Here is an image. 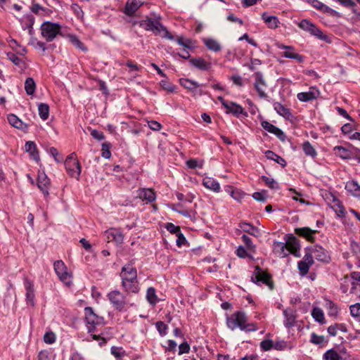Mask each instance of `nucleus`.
I'll return each instance as SVG.
<instances>
[{
    "label": "nucleus",
    "instance_id": "nucleus-1",
    "mask_svg": "<svg viewBox=\"0 0 360 360\" xmlns=\"http://www.w3.org/2000/svg\"><path fill=\"white\" fill-rule=\"evenodd\" d=\"M84 314L87 331L88 333L91 334L92 340L98 341L100 346L105 345L107 342L105 338L99 335L92 334V333L95 331L97 326L104 325L105 321L103 317L96 314L93 308L90 307L84 308Z\"/></svg>",
    "mask_w": 360,
    "mask_h": 360
},
{
    "label": "nucleus",
    "instance_id": "nucleus-2",
    "mask_svg": "<svg viewBox=\"0 0 360 360\" xmlns=\"http://www.w3.org/2000/svg\"><path fill=\"white\" fill-rule=\"evenodd\" d=\"M107 297L113 308L119 311L127 310V301L126 296L118 290H114L107 294Z\"/></svg>",
    "mask_w": 360,
    "mask_h": 360
},
{
    "label": "nucleus",
    "instance_id": "nucleus-3",
    "mask_svg": "<svg viewBox=\"0 0 360 360\" xmlns=\"http://www.w3.org/2000/svg\"><path fill=\"white\" fill-rule=\"evenodd\" d=\"M251 281L258 285H266L271 290L274 289L271 275L264 271L259 266L255 267L254 274L251 276Z\"/></svg>",
    "mask_w": 360,
    "mask_h": 360
},
{
    "label": "nucleus",
    "instance_id": "nucleus-4",
    "mask_svg": "<svg viewBox=\"0 0 360 360\" xmlns=\"http://www.w3.org/2000/svg\"><path fill=\"white\" fill-rule=\"evenodd\" d=\"M248 321L246 314L243 311H238L226 319L227 327L231 330L239 328L241 330Z\"/></svg>",
    "mask_w": 360,
    "mask_h": 360
},
{
    "label": "nucleus",
    "instance_id": "nucleus-5",
    "mask_svg": "<svg viewBox=\"0 0 360 360\" xmlns=\"http://www.w3.org/2000/svg\"><path fill=\"white\" fill-rule=\"evenodd\" d=\"M61 27L58 23L45 22L41 25V33L47 41H52L60 32Z\"/></svg>",
    "mask_w": 360,
    "mask_h": 360
},
{
    "label": "nucleus",
    "instance_id": "nucleus-6",
    "mask_svg": "<svg viewBox=\"0 0 360 360\" xmlns=\"http://www.w3.org/2000/svg\"><path fill=\"white\" fill-rule=\"evenodd\" d=\"M304 252L309 254L313 259L315 258L323 262H328L330 260L328 252L321 245H316L307 247L304 249Z\"/></svg>",
    "mask_w": 360,
    "mask_h": 360
},
{
    "label": "nucleus",
    "instance_id": "nucleus-7",
    "mask_svg": "<svg viewBox=\"0 0 360 360\" xmlns=\"http://www.w3.org/2000/svg\"><path fill=\"white\" fill-rule=\"evenodd\" d=\"M253 76L255 77L254 88L258 94V96L261 98H267L268 95L266 93L267 84L263 74L261 72H256Z\"/></svg>",
    "mask_w": 360,
    "mask_h": 360
},
{
    "label": "nucleus",
    "instance_id": "nucleus-8",
    "mask_svg": "<svg viewBox=\"0 0 360 360\" xmlns=\"http://www.w3.org/2000/svg\"><path fill=\"white\" fill-rule=\"evenodd\" d=\"M285 241L289 254L291 253L296 257H300V245L299 240L292 234H287L285 236Z\"/></svg>",
    "mask_w": 360,
    "mask_h": 360
},
{
    "label": "nucleus",
    "instance_id": "nucleus-9",
    "mask_svg": "<svg viewBox=\"0 0 360 360\" xmlns=\"http://www.w3.org/2000/svg\"><path fill=\"white\" fill-rule=\"evenodd\" d=\"M179 84L184 88L192 92L193 95L201 96L202 94V91L199 89V87L203 86V84H200L198 82L187 78L179 79Z\"/></svg>",
    "mask_w": 360,
    "mask_h": 360
},
{
    "label": "nucleus",
    "instance_id": "nucleus-10",
    "mask_svg": "<svg viewBox=\"0 0 360 360\" xmlns=\"http://www.w3.org/2000/svg\"><path fill=\"white\" fill-rule=\"evenodd\" d=\"M314 259L311 255L304 252V255L302 259L297 262V268L300 275L301 276H306L309 272V268L314 264Z\"/></svg>",
    "mask_w": 360,
    "mask_h": 360
},
{
    "label": "nucleus",
    "instance_id": "nucleus-11",
    "mask_svg": "<svg viewBox=\"0 0 360 360\" xmlns=\"http://www.w3.org/2000/svg\"><path fill=\"white\" fill-rule=\"evenodd\" d=\"M53 268L59 279L64 283H68L70 274L65 263L62 260H57L53 263Z\"/></svg>",
    "mask_w": 360,
    "mask_h": 360
},
{
    "label": "nucleus",
    "instance_id": "nucleus-12",
    "mask_svg": "<svg viewBox=\"0 0 360 360\" xmlns=\"http://www.w3.org/2000/svg\"><path fill=\"white\" fill-rule=\"evenodd\" d=\"M261 126L268 132L274 134L281 141H285L286 136L284 132L281 129L272 124L269 122L263 120L261 122Z\"/></svg>",
    "mask_w": 360,
    "mask_h": 360
},
{
    "label": "nucleus",
    "instance_id": "nucleus-13",
    "mask_svg": "<svg viewBox=\"0 0 360 360\" xmlns=\"http://www.w3.org/2000/svg\"><path fill=\"white\" fill-rule=\"evenodd\" d=\"M319 94L320 92L316 86H311L309 91L298 93L297 98L301 102H308L316 99Z\"/></svg>",
    "mask_w": 360,
    "mask_h": 360
},
{
    "label": "nucleus",
    "instance_id": "nucleus-14",
    "mask_svg": "<svg viewBox=\"0 0 360 360\" xmlns=\"http://www.w3.org/2000/svg\"><path fill=\"white\" fill-rule=\"evenodd\" d=\"M120 276L122 281H125V279H129V281L135 280L137 278L136 269L130 264H126L122 266Z\"/></svg>",
    "mask_w": 360,
    "mask_h": 360
},
{
    "label": "nucleus",
    "instance_id": "nucleus-15",
    "mask_svg": "<svg viewBox=\"0 0 360 360\" xmlns=\"http://www.w3.org/2000/svg\"><path fill=\"white\" fill-rule=\"evenodd\" d=\"M280 49H284L285 51L282 53V56L286 58L295 59L299 63H302L304 60V56L296 53L295 49L292 46H285L281 44L278 46Z\"/></svg>",
    "mask_w": 360,
    "mask_h": 360
},
{
    "label": "nucleus",
    "instance_id": "nucleus-16",
    "mask_svg": "<svg viewBox=\"0 0 360 360\" xmlns=\"http://www.w3.org/2000/svg\"><path fill=\"white\" fill-rule=\"evenodd\" d=\"M49 186L50 179L48 178L46 174L44 172H39L37 177V186L46 197L49 194Z\"/></svg>",
    "mask_w": 360,
    "mask_h": 360
},
{
    "label": "nucleus",
    "instance_id": "nucleus-17",
    "mask_svg": "<svg viewBox=\"0 0 360 360\" xmlns=\"http://www.w3.org/2000/svg\"><path fill=\"white\" fill-rule=\"evenodd\" d=\"M143 4L141 0H127L124 13L128 16H133Z\"/></svg>",
    "mask_w": 360,
    "mask_h": 360
},
{
    "label": "nucleus",
    "instance_id": "nucleus-18",
    "mask_svg": "<svg viewBox=\"0 0 360 360\" xmlns=\"http://www.w3.org/2000/svg\"><path fill=\"white\" fill-rule=\"evenodd\" d=\"M227 107L225 108L226 113H232L236 117H239L240 115L248 116V113L244 110L243 108L236 103L229 101Z\"/></svg>",
    "mask_w": 360,
    "mask_h": 360
},
{
    "label": "nucleus",
    "instance_id": "nucleus-19",
    "mask_svg": "<svg viewBox=\"0 0 360 360\" xmlns=\"http://www.w3.org/2000/svg\"><path fill=\"white\" fill-rule=\"evenodd\" d=\"M122 286L127 294H137L140 290L137 278L133 279L131 281H129V279H125V281H122Z\"/></svg>",
    "mask_w": 360,
    "mask_h": 360
},
{
    "label": "nucleus",
    "instance_id": "nucleus-20",
    "mask_svg": "<svg viewBox=\"0 0 360 360\" xmlns=\"http://www.w3.org/2000/svg\"><path fill=\"white\" fill-rule=\"evenodd\" d=\"M295 232L297 235L306 238L308 241L314 242L315 240L314 236L318 231L316 230H312L309 227H302L295 229Z\"/></svg>",
    "mask_w": 360,
    "mask_h": 360
},
{
    "label": "nucleus",
    "instance_id": "nucleus-21",
    "mask_svg": "<svg viewBox=\"0 0 360 360\" xmlns=\"http://www.w3.org/2000/svg\"><path fill=\"white\" fill-rule=\"evenodd\" d=\"M25 288L26 290V302L27 304L33 307L34 306V290L32 282L28 279L25 281Z\"/></svg>",
    "mask_w": 360,
    "mask_h": 360
},
{
    "label": "nucleus",
    "instance_id": "nucleus-22",
    "mask_svg": "<svg viewBox=\"0 0 360 360\" xmlns=\"http://www.w3.org/2000/svg\"><path fill=\"white\" fill-rule=\"evenodd\" d=\"M8 121L11 125L14 127L16 129L22 130L23 131H27L28 130V124L23 122L20 119H19L14 114H9L8 115Z\"/></svg>",
    "mask_w": 360,
    "mask_h": 360
},
{
    "label": "nucleus",
    "instance_id": "nucleus-23",
    "mask_svg": "<svg viewBox=\"0 0 360 360\" xmlns=\"http://www.w3.org/2000/svg\"><path fill=\"white\" fill-rule=\"evenodd\" d=\"M65 167L68 174L71 177H75L77 180L79 179L81 173V166L79 162H65Z\"/></svg>",
    "mask_w": 360,
    "mask_h": 360
},
{
    "label": "nucleus",
    "instance_id": "nucleus-24",
    "mask_svg": "<svg viewBox=\"0 0 360 360\" xmlns=\"http://www.w3.org/2000/svg\"><path fill=\"white\" fill-rule=\"evenodd\" d=\"M283 314L285 317L283 322L285 327L287 328L293 327L295 323V311L292 309L288 308L285 309Z\"/></svg>",
    "mask_w": 360,
    "mask_h": 360
},
{
    "label": "nucleus",
    "instance_id": "nucleus-25",
    "mask_svg": "<svg viewBox=\"0 0 360 360\" xmlns=\"http://www.w3.org/2000/svg\"><path fill=\"white\" fill-rule=\"evenodd\" d=\"M138 197L142 200L152 202L155 200L156 195L150 188H141L139 190Z\"/></svg>",
    "mask_w": 360,
    "mask_h": 360
},
{
    "label": "nucleus",
    "instance_id": "nucleus-26",
    "mask_svg": "<svg viewBox=\"0 0 360 360\" xmlns=\"http://www.w3.org/2000/svg\"><path fill=\"white\" fill-rule=\"evenodd\" d=\"M190 63L200 70H208L211 68V63L202 58H193L189 60Z\"/></svg>",
    "mask_w": 360,
    "mask_h": 360
},
{
    "label": "nucleus",
    "instance_id": "nucleus-27",
    "mask_svg": "<svg viewBox=\"0 0 360 360\" xmlns=\"http://www.w3.org/2000/svg\"><path fill=\"white\" fill-rule=\"evenodd\" d=\"M202 185L207 189L215 193H219L221 190L219 183L214 179L210 176L204 177L202 180Z\"/></svg>",
    "mask_w": 360,
    "mask_h": 360
},
{
    "label": "nucleus",
    "instance_id": "nucleus-28",
    "mask_svg": "<svg viewBox=\"0 0 360 360\" xmlns=\"http://www.w3.org/2000/svg\"><path fill=\"white\" fill-rule=\"evenodd\" d=\"M262 18L270 29H276L278 27L280 23L278 18L275 15H269L267 13L264 12L262 15Z\"/></svg>",
    "mask_w": 360,
    "mask_h": 360
},
{
    "label": "nucleus",
    "instance_id": "nucleus-29",
    "mask_svg": "<svg viewBox=\"0 0 360 360\" xmlns=\"http://www.w3.org/2000/svg\"><path fill=\"white\" fill-rule=\"evenodd\" d=\"M239 227L243 231L250 235L255 237H258L259 236V229L250 223L246 221H241L239 224Z\"/></svg>",
    "mask_w": 360,
    "mask_h": 360
},
{
    "label": "nucleus",
    "instance_id": "nucleus-30",
    "mask_svg": "<svg viewBox=\"0 0 360 360\" xmlns=\"http://www.w3.org/2000/svg\"><path fill=\"white\" fill-rule=\"evenodd\" d=\"M333 150L337 156L343 160H350L354 158L352 151L343 146H337L334 147Z\"/></svg>",
    "mask_w": 360,
    "mask_h": 360
},
{
    "label": "nucleus",
    "instance_id": "nucleus-31",
    "mask_svg": "<svg viewBox=\"0 0 360 360\" xmlns=\"http://www.w3.org/2000/svg\"><path fill=\"white\" fill-rule=\"evenodd\" d=\"M274 250L280 257L284 258L289 255L285 242H275L274 243Z\"/></svg>",
    "mask_w": 360,
    "mask_h": 360
},
{
    "label": "nucleus",
    "instance_id": "nucleus-32",
    "mask_svg": "<svg viewBox=\"0 0 360 360\" xmlns=\"http://www.w3.org/2000/svg\"><path fill=\"white\" fill-rule=\"evenodd\" d=\"M25 151L29 153L31 157L37 162L39 160V154L34 142L29 141L25 145Z\"/></svg>",
    "mask_w": 360,
    "mask_h": 360
},
{
    "label": "nucleus",
    "instance_id": "nucleus-33",
    "mask_svg": "<svg viewBox=\"0 0 360 360\" xmlns=\"http://www.w3.org/2000/svg\"><path fill=\"white\" fill-rule=\"evenodd\" d=\"M108 240H114L116 243H122L124 236L122 233L117 229H110L105 232Z\"/></svg>",
    "mask_w": 360,
    "mask_h": 360
},
{
    "label": "nucleus",
    "instance_id": "nucleus-34",
    "mask_svg": "<svg viewBox=\"0 0 360 360\" xmlns=\"http://www.w3.org/2000/svg\"><path fill=\"white\" fill-rule=\"evenodd\" d=\"M345 189L354 197H360V185L356 181H348Z\"/></svg>",
    "mask_w": 360,
    "mask_h": 360
},
{
    "label": "nucleus",
    "instance_id": "nucleus-35",
    "mask_svg": "<svg viewBox=\"0 0 360 360\" xmlns=\"http://www.w3.org/2000/svg\"><path fill=\"white\" fill-rule=\"evenodd\" d=\"M155 27H157V28H154L153 32H155L156 34H160L162 32L163 33V34L162 35V37L167 38L169 40L174 39V37L172 35V34L158 20H156V22H155Z\"/></svg>",
    "mask_w": 360,
    "mask_h": 360
},
{
    "label": "nucleus",
    "instance_id": "nucleus-36",
    "mask_svg": "<svg viewBox=\"0 0 360 360\" xmlns=\"http://www.w3.org/2000/svg\"><path fill=\"white\" fill-rule=\"evenodd\" d=\"M274 108L278 115L285 119H289L292 116L290 110L278 102L274 103Z\"/></svg>",
    "mask_w": 360,
    "mask_h": 360
},
{
    "label": "nucleus",
    "instance_id": "nucleus-37",
    "mask_svg": "<svg viewBox=\"0 0 360 360\" xmlns=\"http://www.w3.org/2000/svg\"><path fill=\"white\" fill-rule=\"evenodd\" d=\"M323 360H347L342 357L335 349L327 350L323 355Z\"/></svg>",
    "mask_w": 360,
    "mask_h": 360
},
{
    "label": "nucleus",
    "instance_id": "nucleus-38",
    "mask_svg": "<svg viewBox=\"0 0 360 360\" xmlns=\"http://www.w3.org/2000/svg\"><path fill=\"white\" fill-rule=\"evenodd\" d=\"M265 157L269 160H274L276 163L281 165L283 167H285L286 165V161L285 160V159H283L280 155L276 154L272 150H266L265 152Z\"/></svg>",
    "mask_w": 360,
    "mask_h": 360
},
{
    "label": "nucleus",
    "instance_id": "nucleus-39",
    "mask_svg": "<svg viewBox=\"0 0 360 360\" xmlns=\"http://www.w3.org/2000/svg\"><path fill=\"white\" fill-rule=\"evenodd\" d=\"M204 44L206 47L214 52H218L221 49L220 44L215 39L211 38L203 39Z\"/></svg>",
    "mask_w": 360,
    "mask_h": 360
},
{
    "label": "nucleus",
    "instance_id": "nucleus-40",
    "mask_svg": "<svg viewBox=\"0 0 360 360\" xmlns=\"http://www.w3.org/2000/svg\"><path fill=\"white\" fill-rule=\"evenodd\" d=\"M146 299L152 306H155L159 302L156 295V290L154 288L150 287L148 288L146 292Z\"/></svg>",
    "mask_w": 360,
    "mask_h": 360
},
{
    "label": "nucleus",
    "instance_id": "nucleus-41",
    "mask_svg": "<svg viewBox=\"0 0 360 360\" xmlns=\"http://www.w3.org/2000/svg\"><path fill=\"white\" fill-rule=\"evenodd\" d=\"M298 27L311 34L316 27V25L309 20L303 19L298 23Z\"/></svg>",
    "mask_w": 360,
    "mask_h": 360
},
{
    "label": "nucleus",
    "instance_id": "nucleus-42",
    "mask_svg": "<svg viewBox=\"0 0 360 360\" xmlns=\"http://www.w3.org/2000/svg\"><path fill=\"white\" fill-rule=\"evenodd\" d=\"M8 58L16 66L19 67L20 69H24L25 67V63L22 59L17 56V55L13 52L7 53Z\"/></svg>",
    "mask_w": 360,
    "mask_h": 360
},
{
    "label": "nucleus",
    "instance_id": "nucleus-43",
    "mask_svg": "<svg viewBox=\"0 0 360 360\" xmlns=\"http://www.w3.org/2000/svg\"><path fill=\"white\" fill-rule=\"evenodd\" d=\"M302 150L307 156H309V157L314 158L317 155V153H316L315 148L312 146V145L308 141H306L303 143Z\"/></svg>",
    "mask_w": 360,
    "mask_h": 360
},
{
    "label": "nucleus",
    "instance_id": "nucleus-44",
    "mask_svg": "<svg viewBox=\"0 0 360 360\" xmlns=\"http://www.w3.org/2000/svg\"><path fill=\"white\" fill-rule=\"evenodd\" d=\"M38 112L42 120H46L49 116V106L46 103H41L38 105Z\"/></svg>",
    "mask_w": 360,
    "mask_h": 360
},
{
    "label": "nucleus",
    "instance_id": "nucleus-45",
    "mask_svg": "<svg viewBox=\"0 0 360 360\" xmlns=\"http://www.w3.org/2000/svg\"><path fill=\"white\" fill-rule=\"evenodd\" d=\"M155 20L147 18L140 22V27L148 31L154 32V28H157L155 25Z\"/></svg>",
    "mask_w": 360,
    "mask_h": 360
},
{
    "label": "nucleus",
    "instance_id": "nucleus-46",
    "mask_svg": "<svg viewBox=\"0 0 360 360\" xmlns=\"http://www.w3.org/2000/svg\"><path fill=\"white\" fill-rule=\"evenodd\" d=\"M36 89V84L34 80L32 77L26 79L25 82V89L28 95H32Z\"/></svg>",
    "mask_w": 360,
    "mask_h": 360
},
{
    "label": "nucleus",
    "instance_id": "nucleus-47",
    "mask_svg": "<svg viewBox=\"0 0 360 360\" xmlns=\"http://www.w3.org/2000/svg\"><path fill=\"white\" fill-rule=\"evenodd\" d=\"M176 41L178 44L182 46L184 49H193L195 47L191 39H184L183 37H179Z\"/></svg>",
    "mask_w": 360,
    "mask_h": 360
},
{
    "label": "nucleus",
    "instance_id": "nucleus-48",
    "mask_svg": "<svg viewBox=\"0 0 360 360\" xmlns=\"http://www.w3.org/2000/svg\"><path fill=\"white\" fill-rule=\"evenodd\" d=\"M311 316L319 323L324 322V314L323 310L319 307H314L311 311Z\"/></svg>",
    "mask_w": 360,
    "mask_h": 360
},
{
    "label": "nucleus",
    "instance_id": "nucleus-49",
    "mask_svg": "<svg viewBox=\"0 0 360 360\" xmlns=\"http://www.w3.org/2000/svg\"><path fill=\"white\" fill-rule=\"evenodd\" d=\"M328 309V315L330 316H335L338 314V308L337 305L332 301L328 300L326 303Z\"/></svg>",
    "mask_w": 360,
    "mask_h": 360
},
{
    "label": "nucleus",
    "instance_id": "nucleus-50",
    "mask_svg": "<svg viewBox=\"0 0 360 360\" xmlns=\"http://www.w3.org/2000/svg\"><path fill=\"white\" fill-rule=\"evenodd\" d=\"M69 39L70 42L77 49L83 51H87V48L84 44V43H82L75 35H70Z\"/></svg>",
    "mask_w": 360,
    "mask_h": 360
},
{
    "label": "nucleus",
    "instance_id": "nucleus-51",
    "mask_svg": "<svg viewBox=\"0 0 360 360\" xmlns=\"http://www.w3.org/2000/svg\"><path fill=\"white\" fill-rule=\"evenodd\" d=\"M351 316L357 321H360V303H356L349 307Z\"/></svg>",
    "mask_w": 360,
    "mask_h": 360
},
{
    "label": "nucleus",
    "instance_id": "nucleus-52",
    "mask_svg": "<svg viewBox=\"0 0 360 360\" xmlns=\"http://www.w3.org/2000/svg\"><path fill=\"white\" fill-rule=\"evenodd\" d=\"M262 179L269 188L271 189L279 188L278 184L274 179L269 178L266 176H262Z\"/></svg>",
    "mask_w": 360,
    "mask_h": 360
},
{
    "label": "nucleus",
    "instance_id": "nucleus-53",
    "mask_svg": "<svg viewBox=\"0 0 360 360\" xmlns=\"http://www.w3.org/2000/svg\"><path fill=\"white\" fill-rule=\"evenodd\" d=\"M110 146V143L107 142L103 143L101 145V156L105 159H110L111 157Z\"/></svg>",
    "mask_w": 360,
    "mask_h": 360
},
{
    "label": "nucleus",
    "instance_id": "nucleus-54",
    "mask_svg": "<svg viewBox=\"0 0 360 360\" xmlns=\"http://www.w3.org/2000/svg\"><path fill=\"white\" fill-rule=\"evenodd\" d=\"M156 328L158 331L159 332L160 336L163 337L166 335L167 330L168 329L167 326L162 321H158L155 323Z\"/></svg>",
    "mask_w": 360,
    "mask_h": 360
},
{
    "label": "nucleus",
    "instance_id": "nucleus-55",
    "mask_svg": "<svg viewBox=\"0 0 360 360\" xmlns=\"http://www.w3.org/2000/svg\"><path fill=\"white\" fill-rule=\"evenodd\" d=\"M273 346L274 342L271 340H264L260 342V347L263 351H269Z\"/></svg>",
    "mask_w": 360,
    "mask_h": 360
},
{
    "label": "nucleus",
    "instance_id": "nucleus-56",
    "mask_svg": "<svg viewBox=\"0 0 360 360\" xmlns=\"http://www.w3.org/2000/svg\"><path fill=\"white\" fill-rule=\"evenodd\" d=\"M71 10L76 15L77 18H82L84 16V12L82 8L77 4H72L71 5Z\"/></svg>",
    "mask_w": 360,
    "mask_h": 360
},
{
    "label": "nucleus",
    "instance_id": "nucleus-57",
    "mask_svg": "<svg viewBox=\"0 0 360 360\" xmlns=\"http://www.w3.org/2000/svg\"><path fill=\"white\" fill-rule=\"evenodd\" d=\"M176 195L179 201H186L188 202H192L195 198V196L191 193L184 195L183 193H177Z\"/></svg>",
    "mask_w": 360,
    "mask_h": 360
},
{
    "label": "nucleus",
    "instance_id": "nucleus-58",
    "mask_svg": "<svg viewBox=\"0 0 360 360\" xmlns=\"http://www.w3.org/2000/svg\"><path fill=\"white\" fill-rule=\"evenodd\" d=\"M56 335L54 333L50 331L46 332L44 335V341L47 344H53L56 342Z\"/></svg>",
    "mask_w": 360,
    "mask_h": 360
},
{
    "label": "nucleus",
    "instance_id": "nucleus-59",
    "mask_svg": "<svg viewBox=\"0 0 360 360\" xmlns=\"http://www.w3.org/2000/svg\"><path fill=\"white\" fill-rule=\"evenodd\" d=\"M166 229L171 233L177 235L181 232V229L179 226H176L172 223H167L165 225Z\"/></svg>",
    "mask_w": 360,
    "mask_h": 360
},
{
    "label": "nucleus",
    "instance_id": "nucleus-60",
    "mask_svg": "<svg viewBox=\"0 0 360 360\" xmlns=\"http://www.w3.org/2000/svg\"><path fill=\"white\" fill-rule=\"evenodd\" d=\"M160 84L162 89L167 90L169 92H173L174 91V86L167 79L161 80Z\"/></svg>",
    "mask_w": 360,
    "mask_h": 360
},
{
    "label": "nucleus",
    "instance_id": "nucleus-61",
    "mask_svg": "<svg viewBox=\"0 0 360 360\" xmlns=\"http://www.w3.org/2000/svg\"><path fill=\"white\" fill-rule=\"evenodd\" d=\"M252 198L257 201L265 202L266 199V191L255 192L252 194Z\"/></svg>",
    "mask_w": 360,
    "mask_h": 360
},
{
    "label": "nucleus",
    "instance_id": "nucleus-62",
    "mask_svg": "<svg viewBox=\"0 0 360 360\" xmlns=\"http://www.w3.org/2000/svg\"><path fill=\"white\" fill-rule=\"evenodd\" d=\"M310 342L314 345H321L324 342V337L313 333L311 335Z\"/></svg>",
    "mask_w": 360,
    "mask_h": 360
},
{
    "label": "nucleus",
    "instance_id": "nucleus-63",
    "mask_svg": "<svg viewBox=\"0 0 360 360\" xmlns=\"http://www.w3.org/2000/svg\"><path fill=\"white\" fill-rule=\"evenodd\" d=\"M311 35H313V36L316 37V38L321 39L323 41H327V40H328V37L326 34H324L322 32V31L319 28H318L316 26L314 28V32L311 34Z\"/></svg>",
    "mask_w": 360,
    "mask_h": 360
},
{
    "label": "nucleus",
    "instance_id": "nucleus-64",
    "mask_svg": "<svg viewBox=\"0 0 360 360\" xmlns=\"http://www.w3.org/2000/svg\"><path fill=\"white\" fill-rule=\"evenodd\" d=\"M38 360H51V353L48 350H41L38 354Z\"/></svg>",
    "mask_w": 360,
    "mask_h": 360
}]
</instances>
